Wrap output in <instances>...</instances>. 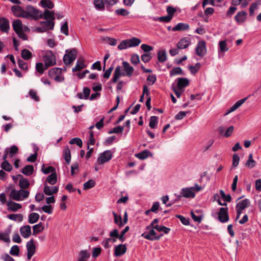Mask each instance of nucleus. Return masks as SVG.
<instances>
[{
    "label": "nucleus",
    "instance_id": "56",
    "mask_svg": "<svg viewBox=\"0 0 261 261\" xmlns=\"http://www.w3.org/2000/svg\"><path fill=\"white\" fill-rule=\"evenodd\" d=\"M200 66V63H197L195 66H189V69L192 74H195L198 72Z\"/></svg>",
    "mask_w": 261,
    "mask_h": 261
},
{
    "label": "nucleus",
    "instance_id": "40",
    "mask_svg": "<svg viewBox=\"0 0 261 261\" xmlns=\"http://www.w3.org/2000/svg\"><path fill=\"white\" fill-rule=\"evenodd\" d=\"M249 203V200L248 199H245L238 202L236 205V207L244 210L248 206Z\"/></svg>",
    "mask_w": 261,
    "mask_h": 261
},
{
    "label": "nucleus",
    "instance_id": "63",
    "mask_svg": "<svg viewBox=\"0 0 261 261\" xmlns=\"http://www.w3.org/2000/svg\"><path fill=\"white\" fill-rule=\"evenodd\" d=\"M259 5V2H255L252 3L249 8V14L250 16L254 15V12L255 9H257V6Z\"/></svg>",
    "mask_w": 261,
    "mask_h": 261
},
{
    "label": "nucleus",
    "instance_id": "28",
    "mask_svg": "<svg viewBox=\"0 0 261 261\" xmlns=\"http://www.w3.org/2000/svg\"><path fill=\"white\" fill-rule=\"evenodd\" d=\"M247 99V97L242 98L237 101L228 110V113L232 112L239 108Z\"/></svg>",
    "mask_w": 261,
    "mask_h": 261
},
{
    "label": "nucleus",
    "instance_id": "12",
    "mask_svg": "<svg viewBox=\"0 0 261 261\" xmlns=\"http://www.w3.org/2000/svg\"><path fill=\"white\" fill-rule=\"evenodd\" d=\"M11 10L15 16L24 18L25 10L20 6H13L11 7Z\"/></svg>",
    "mask_w": 261,
    "mask_h": 261
},
{
    "label": "nucleus",
    "instance_id": "50",
    "mask_svg": "<svg viewBox=\"0 0 261 261\" xmlns=\"http://www.w3.org/2000/svg\"><path fill=\"white\" fill-rule=\"evenodd\" d=\"M95 186V181L93 179H89V180H88L87 182H86L84 184L83 189H84V190L90 189L94 187Z\"/></svg>",
    "mask_w": 261,
    "mask_h": 261
},
{
    "label": "nucleus",
    "instance_id": "3",
    "mask_svg": "<svg viewBox=\"0 0 261 261\" xmlns=\"http://www.w3.org/2000/svg\"><path fill=\"white\" fill-rule=\"evenodd\" d=\"M45 69L56 64V57L51 51H47L43 57Z\"/></svg>",
    "mask_w": 261,
    "mask_h": 261
},
{
    "label": "nucleus",
    "instance_id": "38",
    "mask_svg": "<svg viewBox=\"0 0 261 261\" xmlns=\"http://www.w3.org/2000/svg\"><path fill=\"white\" fill-rule=\"evenodd\" d=\"M33 56L32 53L28 49H23L21 51V57L25 60L30 59Z\"/></svg>",
    "mask_w": 261,
    "mask_h": 261
},
{
    "label": "nucleus",
    "instance_id": "39",
    "mask_svg": "<svg viewBox=\"0 0 261 261\" xmlns=\"http://www.w3.org/2000/svg\"><path fill=\"white\" fill-rule=\"evenodd\" d=\"M46 181L50 185H55L57 181V176L56 172L51 173L50 175H49L46 178Z\"/></svg>",
    "mask_w": 261,
    "mask_h": 261
},
{
    "label": "nucleus",
    "instance_id": "53",
    "mask_svg": "<svg viewBox=\"0 0 261 261\" xmlns=\"http://www.w3.org/2000/svg\"><path fill=\"white\" fill-rule=\"evenodd\" d=\"M1 168L4 170L10 172L12 170V165L9 163L8 161L3 162L1 165Z\"/></svg>",
    "mask_w": 261,
    "mask_h": 261
},
{
    "label": "nucleus",
    "instance_id": "5",
    "mask_svg": "<svg viewBox=\"0 0 261 261\" xmlns=\"http://www.w3.org/2000/svg\"><path fill=\"white\" fill-rule=\"evenodd\" d=\"M112 158V153L111 150H107L101 153L97 159L96 163L98 165H102L105 163L109 161Z\"/></svg>",
    "mask_w": 261,
    "mask_h": 261
},
{
    "label": "nucleus",
    "instance_id": "16",
    "mask_svg": "<svg viewBox=\"0 0 261 261\" xmlns=\"http://www.w3.org/2000/svg\"><path fill=\"white\" fill-rule=\"evenodd\" d=\"M177 81V87L178 90H181L189 85V81L187 78L179 77Z\"/></svg>",
    "mask_w": 261,
    "mask_h": 261
},
{
    "label": "nucleus",
    "instance_id": "61",
    "mask_svg": "<svg viewBox=\"0 0 261 261\" xmlns=\"http://www.w3.org/2000/svg\"><path fill=\"white\" fill-rule=\"evenodd\" d=\"M29 94L30 97L35 101H38L39 100V97L38 96L36 91L31 89L29 91Z\"/></svg>",
    "mask_w": 261,
    "mask_h": 261
},
{
    "label": "nucleus",
    "instance_id": "32",
    "mask_svg": "<svg viewBox=\"0 0 261 261\" xmlns=\"http://www.w3.org/2000/svg\"><path fill=\"white\" fill-rule=\"evenodd\" d=\"M8 218L10 220L20 222L23 220V215L21 214H12L8 215Z\"/></svg>",
    "mask_w": 261,
    "mask_h": 261
},
{
    "label": "nucleus",
    "instance_id": "18",
    "mask_svg": "<svg viewBox=\"0 0 261 261\" xmlns=\"http://www.w3.org/2000/svg\"><path fill=\"white\" fill-rule=\"evenodd\" d=\"M7 205L8 210L12 212H16L22 207L20 204L12 201H8Z\"/></svg>",
    "mask_w": 261,
    "mask_h": 261
},
{
    "label": "nucleus",
    "instance_id": "24",
    "mask_svg": "<svg viewBox=\"0 0 261 261\" xmlns=\"http://www.w3.org/2000/svg\"><path fill=\"white\" fill-rule=\"evenodd\" d=\"M5 150L8 153L9 156L12 158L17 153L18 148L16 145H14L9 148H7Z\"/></svg>",
    "mask_w": 261,
    "mask_h": 261
},
{
    "label": "nucleus",
    "instance_id": "45",
    "mask_svg": "<svg viewBox=\"0 0 261 261\" xmlns=\"http://www.w3.org/2000/svg\"><path fill=\"white\" fill-rule=\"evenodd\" d=\"M41 25H43L45 28H46V30H52L54 29L55 23L53 21L51 20H46L42 21L41 22Z\"/></svg>",
    "mask_w": 261,
    "mask_h": 261
},
{
    "label": "nucleus",
    "instance_id": "15",
    "mask_svg": "<svg viewBox=\"0 0 261 261\" xmlns=\"http://www.w3.org/2000/svg\"><path fill=\"white\" fill-rule=\"evenodd\" d=\"M190 44V40L188 37H184L177 43V46L178 49L187 48Z\"/></svg>",
    "mask_w": 261,
    "mask_h": 261
},
{
    "label": "nucleus",
    "instance_id": "59",
    "mask_svg": "<svg viewBox=\"0 0 261 261\" xmlns=\"http://www.w3.org/2000/svg\"><path fill=\"white\" fill-rule=\"evenodd\" d=\"M220 194L222 197V198L225 201V202H230L231 200V197L230 195H226L222 190H220Z\"/></svg>",
    "mask_w": 261,
    "mask_h": 261
},
{
    "label": "nucleus",
    "instance_id": "22",
    "mask_svg": "<svg viewBox=\"0 0 261 261\" xmlns=\"http://www.w3.org/2000/svg\"><path fill=\"white\" fill-rule=\"evenodd\" d=\"M122 64L126 72V75L127 76H132L134 70L133 67L130 66L129 64L126 61H123Z\"/></svg>",
    "mask_w": 261,
    "mask_h": 261
},
{
    "label": "nucleus",
    "instance_id": "58",
    "mask_svg": "<svg viewBox=\"0 0 261 261\" xmlns=\"http://www.w3.org/2000/svg\"><path fill=\"white\" fill-rule=\"evenodd\" d=\"M220 51L221 52H225L228 50L227 47V43L225 41H221L219 43Z\"/></svg>",
    "mask_w": 261,
    "mask_h": 261
},
{
    "label": "nucleus",
    "instance_id": "34",
    "mask_svg": "<svg viewBox=\"0 0 261 261\" xmlns=\"http://www.w3.org/2000/svg\"><path fill=\"white\" fill-rule=\"evenodd\" d=\"M121 67L119 66H118L115 68L113 77L112 79V82L113 83H116L118 81V79L121 76Z\"/></svg>",
    "mask_w": 261,
    "mask_h": 261
},
{
    "label": "nucleus",
    "instance_id": "49",
    "mask_svg": "<svg viewBox=\"0 0 261 261\" xmlns=\"http://www.w3.org/2000/svg\"><path fill=\"white\" fill-rule=\"evenodd\" d=\"M195 213H199L198 211H196L195 212L191 211V217L195 222L200 223L202 220V216L201 215H196Z\"/></svg>",
    "mask_w": 261,
    "mask_h": 261
},
{
    "label": "nucleus",
    "instance_id": "11",
    "mask_svg": "<svg viewBox=\"0 0 261 261\" xmlns=\"http://www.w3.org/2000/svg\"><path fill=\"white\" fill-rule=\"evenodd\" d=\"M247 13L245 11L238 12L234 16V20L238 24H241L244 22L247 18Z\"/></svg>",
    "mask_w": 261,
    "mask_h": 261
},
{
    "label": "nucleus",
    "instance_id": "60",
    "mask_svg": "<svg viewBox=\"0 0 261 261\" xmlns=\"http://www.w3.org/2000/svg\"><path fill=\"white\" fill-rule=\"evenodd\" d=\"M19 248L17 245L13 246L10 251V253L14 256H18L19 253Z\"/></svg>",
    "mask_w": 261,
    "mask_h": 261
},
{
    "label": "nucleus",
    "instance_id": "36",
    "mask_svg": "<svg viewBox=\"0 0 261 261\" xmlns=\"http://www.w3.org/2000/svg\"><path fill=\"white\" fill-rule=\"evenodd\" d=\"M93 3L97 10L101 11L105 9L103 0H94Z\"/></svg>",
    "mask_w": 261,
    "mask_h": 261
},
{
    "label": "nucleus",
    "instance_id": "21",
    "mask_svg": "<svg viewBox=\"0 0 261 261\" xmlns=\"http://www.w3.org/2000/svg\"><path fill=\"white\" fill-rule=\"evenodd\" d=\"M86 67V65L84 63V61L83 59H79L76 63L75 66L72 68L73 72L81 71Z\"/></svg>",
    "mask_w": 261,
    "mask_h": 261
},
{
    "label": "nucleus",
    "instance_id": "4",
    "mask_svg": "<svg viewBox=\"0 0 261 261\" xmlns=\"http://www.w3.org/2000/svg\"><path fill=\"white\" fill-rule=\"evenodd\" d=\"M196 54L198 56L201 58L203 57L206 54V42L204 40H201L198 42L195 48Z\"/></svg>",
    "mask_w": 261,
    "mask_h": 261
},
{
    "label": "nucleus",
    "instance_id": "52",
    "mask_svg": "<svg viewBox=\"0 0 261 261\" xmlns=\"http://www.w3.org/2000/svg\"><path fill=\"white\" fill-rule=\"evenodd\" d=\"M42 171L45 174H47L49 173H54L56 172V169L52 166H48L47 168H44V165L43 164L42 167Z\"/></svg>",
    "mask_w": 261,
    "mask_h": 261
},
{
    "label": "nucleus",
    "instance_id": "33",
    "mask_svg": "<svg viewBox=\"0 0 261 261\" xmlns=\"http://www.w3.org/2000/svg\"><path fill=\"white\" fill-rule=\"evenodd\" d=\"M128 43V47H132L138 46L141 43V41L140 39L133 37L130 39H127Z\"/></svg>",
    "mask_w": 261,
    "mask_h": 261
},
{
    "label": "nucleus",
    "instance_id": "27",
    "mask_svg": "<svg viewBox=\"0 0 261 261\" xmlns=\"http://www.w3.org/2000/svg\"><path fill=\"white\" fill-rule=\"evenodd\" d=\"M13 28L16 33H18L19 31L22 30V24L20 20L17 19L13 21Z\"/></svg>",
    "mask_w": 261,
    "mask_h": 261
},
{
    "label": "nucleus",
    "instance_id": "62",
    "mask_svg": "<svg viewBox=\"0 0 261 261\" xmlns=\"http://www.w3.org/2000/svg\"><path fill=\"white\" fill-rule=\"evenodd\" d=\"M128 43L127 40H122L118 46V48L119 50L125 49L128 47Z\"/></svg>",
    "mask_w": 261,
    "mask_h": 261
},
{
    "label": "nucleus",
    "instance_id": "23",
    "mask_svg": "<svg viewBox=\"0 0 261 261\" xmlns=\"http://www.w3.org/2000/svg\"><path fill=\"white\" fill-rule=\"evenodd\" d=\"M90 254L86 250H81L79 254L77 261H87L90 257Z\"/></svg>",
    "mask_w": 261,
    "mask_h": 261
},
{
    "label": "nucleus",
    "instance_id": "7",
    "mask_svg": "<svg viewBox=\"0 0 261 261\" xmlns=\"http://www.w3.org/2000/svg\"><path fill=\"white\" fill-rule=\"evenodd\" d=\"M34 242V239H31L27 243L26 247L27 249V257L28 259H30L36 252V246Z\"/></svg>",
    "mask_w": 261,
    "mask_h": 261
},
{
    "label": "nucleus",
    "instance_id": "17",
    "mask_svg": "<svg viewBox=\"0 0 261 261\" xmlns=\"http://www.w3.org/2000/svg\"><path fill=\"white\" fill-rule=\"evenodd\" d=\"M0 29L3 32H8L10 29L9 22L8 19L2 18L0 19Z\"/></svg>",
    "mask_w": 261,
    "mask_h": 261
},
{
    "label": "nucleus",
    "instance_id": "13",
    "mask_svg": "<svg viewBox=\"0 0 261 261\" xmlns=\"http://www.w3.org/2000/svg\"><path fill=\"white\" fill-rule=\"evenodd\" d=\"M21 235L24 238H29L31 234V227L30 225H25L20 228Z\"/></svg>",
    "mask_w": 261,
    "mask_h": 261
},
{
    "label": "nucleus",
    "instance_id": "44",
    "mask_svg": "<svg viewBox=\"0 0 261 261\" xmlns=\"http://www.w3.org/2000/svg\"><path fill=\"white\" fill-rule=\"evenodd\" d=\"M30 182L28 179L23 177L20 179L19 181V186L21 189H27L29 187Z\"/></svg>",
    "mask_w": 261,
    "mask_h": 261
},
{
    "label": "nucleus",
    "instance_id": "9",
    "mask_svg": "<svg viewBox=\"0 0 261 261\" xmlns=\"http://www.w3.org/2000/svg\"><path fill=\"white\" fill-rule=\"evenodd\" d=\"M154 228H152L147 234L143 233L142 236L145 239L150 240H159L161 237L163 236V234H161L159 236L156 235V233L154 230Z\"/></svg>",
    "mask_w": 261,
    "mask_h": 261
},
{
    "label": "nucleus",
    "instance_id": "41",
    "mask_svg": "<svg viewBox=\"0 0 261 261\" xmlns=\"http://www.w3.org/2000/svg\"><path fill=\"white\" fill-rule=\"evenodd\" d=\"M158 59L160 62H164L166 60L167 56L165 50H159L158 52Z\"/></svg>",
    "mask_w": 261,
    "mask_h": 261
},
{
    "label": "nucleus",
    "instance_id": "31",
    "mask_svg": "<svg viewBox=\"0 0 261 261\" xmlns=\"http://www.w3.org/2000/svg\"><path fill=\"white\" fill-rule=\"evenodd\" d=\"M44 226L43 223L40 222L39 223L33 226V235L35 236L37 233H38L42 231L44 229Z\"/></svg>",
    "mask_w": 261,
    "mask_h": 261
},
{
    "label": "nucleus",
    "instance_id": "64",
    "mask_svg": "<svg viewBox=\"0 0 261 261\" xmlns=\"http://www.w3.org/2000/svg\"><path fill=\"white\" fill-rule=\"evenodd\" d=\"M61 32L62 33L68 36V26L67 21H65L61 27Z\"/></svg>",
    "mask_w": 261,
    "mask_h": 261
},
{
    "label": "nucleus",
    "instance_id": "46",
    "mask_svg": "<svg viewBox=\"0 0 261 261\" xmlns=\"http://www.w3.org/2000/svg\"><path fill=\"white\" fill-rule=\"evenodd\" d=\"M62 72L61 68H53L52 69H50L48 71V75L50 77H53L54 76L61 74Z\"/></svg>",
    "mask_w": 261,
    "mask_h": 261
},
{
    "label": "nucleus",
    "instance_id": "37",
    "mask_svg": "<svg viewBox=\"0 0 261 261\" xmlns=\"http://www.w3.org/2000/svg\"><path fill=\"white\" fill-rule=\"evenodd\" d=\"M175 75H184L182 70L180 67H174L170 71V75L171 76Z\"/></svg>",
    "mask_w": 261,
    "mask_h": 261
},
{
    "label": "nucleus",
    "instance_id": "8",
    "mask_svg": "<svg viewBox=\"0 0 261 261\" xmlns=\"http://www.w3.org/2000/svg\"><path fill=\"white\" fill-rule=\"evenodd\" d=\"M114 255L116 257L121 256L125 254L127 251L126 244H119L114 247Z\"/></svg>",
    "mask_w": 261,
    "mask_h": 261
},
{
    "label": "nucleus",
    "instance_id": "51",
    "mask_svg": "<svg viewBox=\"0 0 261 261\" xmlns=\"http://www.w3.org/2000/svg\"><path fill=\"white\" fill-rule=\"evenodd\" d=\"M153 228L158 231H163L166 234L168 233L170 231V228L164 226H160L159 225H156L154 226H153Z\"/></svg>",
    "mask_w": 261,
    "mask_h": 261
},
{
    "label": "nucleus",
    "instance_id": "25",
    "mask_svg": "<svg viewBox=\"0 0 261 261\" xmlns=\"http://www.w3.org/2000/svg\"><path fill=\"white\" fill-rule=\"evenodd\" d=\"M63 156L66 163L69 164L71 161V156L70 150L68 147H66L64 149L63 151Z\"/></svg>",
    "mask_w": 261,
    "mask_h": 261
},
{
    "label": "nucleus",
    "instance_id": "20",
    "mask_svg": "<svg viewBox=\"0 0 261 261\" xmlns=\"http://www.w3.org/2000/svg\"><path fill=\"white\" fill-rule=\"evenodd\" d=\"M42 14L43 16L42 18H44L46 20L53 21L55 19V13L54 11H50L45 9Z\"/></svg>",
    "mask_w": 261,
    "mask_h": 261
},
{
    "label": "nucleus",
    "instance_id": "14",
    "mask_svg": "<svg viewBox=\"0 0 261 261\" xmlns=\"http://www.w3.org/2000/svg\"><path fill=\"white\" fill-rule=\"evenodd\" d=\"M58 191V188L56 187H50L47 184H45L43 192L46 195H51L53 194L57 193Z\"/></svg>",
    "mask_w": 261,
    "mask_h": 261
},
{
    "label": "nucleus",
    "instance_id": "19",
    "mask_svg": "<svg viewBox=\"0 0 261 261\" xmlns=\"http://www.w3.org/2000/svg\"><path fill=\"white\" fill-rule=\"evenodd\" d=\"M189 25L187 23H184L180 22L177 23L175 27H174L172 30L173 31H183L188 30L189 29Z\"/></svg>",
    "mask_w": 261,
    "mask_h": 261
},
{
    "label": "nucleus",
    "instance_id": "48",
    "mask_svg": "<svg viewBox=\"0 0 261 261\" xmlns=\"http://www.w3.org/2000/svg\"><path fill=\"white\" fill-rule=\"evenodd\" d=\"M158 122V117L157 116H151L150 118L149 126L151 128H155Z\"/></svg>",
    "mask_w": 261,
    "mask_h": 261
},
{
    "label": "nucleus",
    "instance_id": "35",
    "mask_svg": "<svg viewBox=\"0 0 261 261\" xmlns=\"http://www.w3.org/2000/svg\"><path fill=\"white\" fill-rule=\"evenodd\" d=\"M40 5L43 8L53 9L54 7V4L50 0H41L40 2Z\"/></svg>",
    "mask_w": 261,
    "mask_h": 261
},
{
    "label": "nucleus",
    "instance_id": "2",
    "mask_svg": "<svg viewBox=\"0 0 261 261\" xmlns=\"http://www.w3.org/2000/svg\"><path fill=\"white\" fill-rule=\"evenodd\" d=\"M76 56L77 50L75 48L67 49L63 59L64 64L66 65L71 64L76 59Z\"/></svg>",
    "mask_w": 261,
    "mask_h": 261
},
{
    "label": "nucleus",
    "instance_id": "42",
    "mask_svg": "<svg viewBox=\"0 0 261 261\" xmlns=\"http://www.w3.org/2000/svg\"><path fill=\"white\" fill-rule=\"evenodd\" d=\"M245 165L250 168H252L255 166L256 162L253 159V154L252 153L249 154L248 159Z\"/></svg>",
    "mask_w": 261,
    "mask_h": 261
},
{
    "label": "nucleus",
    "instance_id": "6",
    "mask_svg": "<svg viewBox=\"0 0 261 261\" xmlns=\"http://www.w3.org/2000/svg\"><path fill=\"white\" fill-rule=\"evenodd\" d=\"M218 219L221 223H225L229 221L228 207H220L217 213Z\"/></svg>",
    "mask_w": 261,
    "mask_h": 261
},
{
    "label": "nucleus",
    "instance_id": "57",
    "mask_svg": "<svg viewBox=\"0 0 261 261\" xmlns=\"http://www.w3.org/2000/svg\"><path fill=\"white\" fill-rule=\"evenodd\" d=\"M89 139L87 143V149L89 148V145H93L95 144V140L94 137V133L92 131L90 132Z\"/></svg>",
    "mask_w": 261,
    "mask_h": 261
},
{
    "label": "nucleus",
    "instance_id": "55",
    "mask_svg": "<svg viewBox=\"0 0 261 261\" xmlns=\"http://www.w3.org/2000/svg\"><path fill=\"white\" fill-rule=\"evenodd\" d=\"M70 144H76L80 148L82 147L83 142L82 140L79 138H74L69 141Z\"/></svg>",
    "mask_w": 261,
    "mask_h": 261
},
{
    "label": "nucleus",
    "instance_id": "10",
    "mask_svg": "<svg viewBox=\"0 0 261 261\" xmlns=\"http://www.w3.org/2000/svg\"><path fill=\"white\" fill-rule=\"evenodd\" d=\"M193 188H185L181 189L180 193L186 198H193L195 196V193L193 191Z\"/></svg>",
    "mask_w": 261,
    "mask_h": 261
},
{
    "label": "nucleus",
    "instance_id": "54",
    "mask_svg": "<svg viewBox=\"0 0 261 261\" xmlns=\"http://www.w3.org/2000/svg\"><path fill=\"white\" fill-rule=\"evenodd\" d=\"M45 69V67L44 66L42 63L39 62L36 64V70L40 74H43Z\"/></svg>",
    "mask_w": 261,
    "mask_h": 261
},
{
    "label": "nucleus",
    "instance_id": "29",
    "mask_svg": "<svg viewBox=\"0 0 261 261\" xmlns=\"http://www.w3.org/2000/svg\"><path fill=\"white\" fill-rule=\"evenodd\" d=\"M39 217L40 216L38 213H32L29 216L28 222L30 224H34L38 221Z\"/></svg>",
    "mask_w": 261,
    "mask_h": 261
},
{
    "label": "nucleus",
    "instance_id": "1",
    "mask_svg": "<svg viewBox=\"0 0 261 261\" xmlns=\"http://www.w3.org/2000/svg\"><path fill=\"white\" fill-rule=\"evenodd\" d=\"M25 9L24 18H33L35 20L42 18L43 14L42 12L36 9L34 7L28 5L26 7Z\"/></svg>",
    "mask_w": 261,
    "mask_h": 261
},
{
    "label": "nucleus",
    "instance_id": "30",
    "mask_svg": "<svg viewBox=\"0 0 261 261\" xmlns=\"http://www.w3.org/2000/svg\"><path fill=\"white\" fill-rule=\"evenodd\" d=\"M152 154L150 151L148 150H144L142 152L135 154V156L140 160H144L146 159L149 155H151Z\"/></svg>",
    "mask_w": 261,
    "mask_h": 261
},
{
    "label": "nucleus",
    "instance_id": "47",
    "mask_svg": "<svg viewBox=\"0 0 261 261\" xmlns=\"http://www.w3.org/2000/svg\"><path fill=\"white\" fill-rule=\"evenodd\" d=\"M171 17L169 16H165L161 17H153L152 20L154 21H159L160 22H169L171 20Z\"/></svg>",
    "mask_w": 261,
    "mask_h": 261
},
{
    "label": "nucleus",
    "instance_id": "26",
    "mask_svg": "<svg viewBox=\"0 0 261 261\" xmlns=\"http://www.w3.org/2000/svg\"><path fill=\"white\" fill-rule=\"evenodd\" d=\"M34 172V167L33 165H28L24 166L21 170V172L25 175L30 176Z\"/></svg>",
    "mask_w": 261,
    "mask_h": 261
},
{
    "label": "nucleus",
    "instance_id": "43",
    "mask_svg": "<svg viewBox=\"0 0 261 261\" xmlns=\"http://www.w3.org/2000/svg\"><path fill=\"white\" fill-rule=\"evenodd\" d=\"M10 196L12 198L16 201H20L21 199L20 197V190L17 191L15 190H13L11 191L10 193Z\"/></svg>",
    "mask_w": 261,
    "mask_h": 261
}]
</instances>
